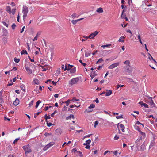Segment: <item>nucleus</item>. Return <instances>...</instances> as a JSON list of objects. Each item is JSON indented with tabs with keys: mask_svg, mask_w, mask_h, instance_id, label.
Segmentation results:
<instances>
[{
	"mask_svg": "<svg viewBox=\"0 0 157 157\" xmlns=\"http://www.w3.org/2000/svg\"><path fill=\"white\" fill-rule=\"evenodd\" d=\"M22 148L24 149L25 154H28L32 152L31 147L29 145L27 144L23 146Z\"/></svg>",
	"mask_w": 157,
	"mask_h": 157,
	"instance_id": "1",
	"label": "nucleus"
},
{
	"mask_svg": "<svg viewBox=\"0 0 157 157\" xmlns=\"http://www.w3.org/2000/svg\"><path fill=\"white\" fill-rule=\"evenodd\" d=\"M79 77H77V78H74L71 79L69 82V84L72 85L76 83L79 80Z\"/></svg>",
	"mask_w": 157,
	"mask_h": 157,
	"instance_id": "2",
	"label": "nucleus"
},
{
	"mask_svg": "<svg viewBox=\"0 0 157 157\" xmlns=\"http://www.w3.org/2000/svg\"><path fill=\"white\" fill-rule=\"evenodd\" d=\"M120 64L119 62H117L114 63H113L111 65H110L108 67V69H112L118 66Z\"/></svg>",
	"mask_w": 157,
	"mask_h": 157,
	"instance_id": "3",
	"label": "nucleus"
},
{
	"mask_svg": "<svg viewBox=\"0 0 157 157\" xmlns=\"http://www.w3.org/2000/svg\"><path fill=\"white\" fill-rule=\"evenodd\" d=\"M98 33V32L96 31L90 34L89 36V38L90 39H93L97 35Z\"/></svg>",
	"mask_w": 157,
	"mask_h": 157,
	"instance_id": "4",
	"label": "nucleus"
},
{
	"mask_svg": "<svg viewBox=\"0 0 157 157\" xmlns=\"http://www.w3.org/2000/svg\"><path fill=\"white\" fill-rule=\"evenodd\" d=\"M25 69L27 72H28L29 74H31L32 73V70L30 69L29 67H28V64L25 65Z\"/></svg>",
	"mask_w": 157,
	"mask_h": 157,
	"instance_id": "5",
	"label": "nucleus"
},
{
	"mask_svg": "<svg viewBox=\"0 0 157 157\" xmlns=\"http://www.w3.org/2000/svg\"><path fill=\"white\" fill-rule=\"evenodd\" d=\"M146 149L145 145V142H144L141 145L140 147V149L138 150L140 151H143Z\"/></svg>",
	"mask_w": 157,
	"mask_h": 157,
	"instance_id": "6",
	"label": "nucleus"
},
{
	"mask_svg": "<svg viewBox=\"0 0 157 157\" xmlns=\"http://www.w3.org/2000/svg\"><path fill=\"white\" fill-rule=\"evenodd\" d=\"M28 8L25 5H23L22 10L23 13H27L28 12Z\"/></svg>",
	"mask_w": 157,
	"mask_h": 157,
	"instance_id": "7",
	"label": "nucleus"
},
{
	"mask_svg": "<svg viewBox=\"0 0 157 157\" xmlns=\"http://www.w3.org/2000/svg\"><path fill=\"white\" fill-rule=\"evenodd\" d=\"M55 134L57 135H59L62 133V131L60 128L57 129L55 131Z\"/></svg>",
	"mask_w": 157,
	"mask_h": 157,
	"instance_id": "8",
	"label": "nucleus"
},
{
	"mask_svg": "<svg viewBox=\"0 0 157 157\" xmlns=\"http://www.w3.org/2000/svg\"><path fill=\"white\" fill-rule=\"evenodd\" d=\"M142 140V137H140V138L139 139H137L136 141L135 144H136V146L137 147H138L140 145L141 142L140 141Z\"/></svg>",
	"mask_w": 157,
	"mask_h": 157,
	"instance_id": "9",
	"label": "nucleus"
},
{
	"mask_svg": "<svg viewBox=\"0 0 157 157\" xmlns=\"http://www.w3.org/2000/svg\"><path fill=\"white\" fill-rule=\"evenodd\" d=\"M8 34V32L7 30L4 29H3V32H2V35L3 36H7Z\"/></svg>",
	"mask_w": 157,
	"mask_h": 157,
	"instance_id": "10",
	"label": "nucleus"
},
{
	"mask_svg": "<svg viewBox=\"0 0 157 157\" xmlns=\"http://www.w3.org/2000/svg\"><path fill=\"white\" fill-rule=\"evenodd\" d=\"M84 19L83 18H82L77 20H72L71 21V22L72 23L74 24L75 25L76 24V23L79 21H80L81 20H83Z\"/></svg>",
	"mask_w": 157,
	"mask_h": 157,
	"instance_id": "11",
	"label": "nucleus"
},
{
	"mask_svg": "<svg viewBox=\"0 0 157 157\" xmlns=\"http://www.w3.org/2000/svg\"><path fill=\"white\" fill-rule=\"evenodd\" d=\"M19 103V100L18 98H17L13 102V105L15 106H17L18 105Z\"/></svg>",
	"mask_w": 157,
	"mask_h": 157,
	"instance_id": "12",
	"label": "nucleus"
},
{
	"mask_svg": "<svg viewBox=\"0 0 157 157\" xmlns=\"http://www.w3.org/2000/svg\"><path fill=\"white\" fill-rule=\"evenodd\" d=\"M155 143V140H152L151 143L150 145V146H149V149H150V148H151L154 145Z\"/></svg>",
	"mask_w": 157,
	"mask_h": 157,
	"instance_id": "13",
	"label": "nucleus"
},
{
	"mask_svg": "<svg viewBox=\"0 0 157 157\" xmlns=\"http://www.w3.org/2000/svg\"><path fill=\"white\" fill-rule=\"evenodd\" d=\"M106 91H107V92L105 93H106V94H105L106 96H109L112 93V91L111 90H106Z\"/></svg>",
	"mask_w": 157,
	"mask_h": 157,
	"instance_id": "14",
	"label": "nucleus"
},
{
	"mask_svg": "<svg viewBox=\"0 0 157 157\" xmlns=\"http://www.w3.org/2000/svg\"><path fill=\"white\" fill-rule=\"evenodd\" d=\"M148 55H149V56L148 57V59H152V60L154 62V63L156 64L157 63V62L151 56V55L148 53Z\"/></svg>",
	"mask_w": 157,
	"mask_h": 157,
	"instance_id": "15",
	"label": "nucleus"
},
{
	"mask_svg": "<svg viewBox=\"0 0 157 157\" xmlns=\"http://www.w3.org/2000/svg\"><path fill=\"white\" fill-rule=\"evenodd\" d=\"M6 11H7L9 14H10L11 13V8L10 6H6Z\"/></svg>",
	"mask_w": 157,
	"mask_h": 157,
	"instance_id": "16",
	"label": "nucleus"
},
{
	"mask_svg": "<svg viewBox=\"0 0 157 157\" xmlns=\"http://www.w3.org/2000/svg\"><path fill=\"white\" fill-rule=\"evenodd\" d=\"M96 11L99 13H101L103 12V8L101 7H100L97 9Z\"/></svg>",
	"mask_w": 157,
	"mask_h": 157,
	"instance_id": "17",
	"label": "nucleus"
},
{
	"mask_svg": "<svg viewBox=\"0 0 157 157\" xmlns=\"http://www.w3.org/2000/svg\"><path fill=\"white\" fill-rule=\"evenodd\" d=\"M20 87L23 91L24 92H25V86L23 84L21 85Z\"/></svg>",
	"mask_w": 157,
	"mask_h": 157,
	"instance_id": "18",
	"label": "nucleus"
},
{
	"mask_svg": "<svg viewBox=\"0 0 157 157\" xmlns=\"http://www.w3.org/2000/svg\"><path fill=\"white\" fill-rule=\"evenodd\" d=\"M120 127L121 128V130L123 132H125L124 129L125 128V127L123 124H121L120 125Z\"/></svg>",
	"mask_w": 157,
	"mask_h": 157,
	"instance_id": "19",
	"label": "nucleus"
},
{
	"mask_svg": "<svg viewBox=\"0 0 157 157\" xmlns=\"http://www.w3.org/2000/svg\"><path fill=\"white\" fill-rule=\"evenodd\" d=\"M150 104L151 105V107H155V104L154 103L153 100H152L151 101L149 102Z\"/></svg>",
	"mask_w": 157,
	"mask_h": 157,
	"instance_id": "20",
	"label": "nucleus"
},
{
	"mask_svg": "<svg viewBox=\"0 0 157 157\" xmlns=\"http://www.w3.org/2000/svg\"><path fill=\"white\" fill-rule=\"evenodd\" d=\"M76 71V67H74L72 69H71V70L70 71V73H75Z\"/></svg>",
	"mask_w": 157,
	"mask_h": 157,
	"instance_id": "21",
	"label": "nucleus"
},
{
	"mask_svg": "<svg viewBox=\"0 0 157 157\" xmlns=\"http://www.w3.org/2000/svg\"><path fill=\"white\" fill-rule=\"evenodd\" d=\"M71 118H72L73 119H74V116L73 114H70V116L66 117L67 120L70 119Z\"/></svg>",
	"mask_w": 157,
	"mask_h": 157,
	"instance_id": "22",
	"label": "nucleus"
},
{
	"mask_svg": "<svg viewBox=\"0 0 157 157\" xmlns=\"http://www.w3.org/2000/svg\"><path fill=\"white\" fill-rule=\"evenodd\" d=\"M85 55L86 57H87L90 56V54L91 53V52H86V51H85Z\"/></svg>",
	"mask_w": 157,
	"mask_h": 157,
	"instance_id": "23",
	"label": "nucleus"
},
{
	"mask_svg": "<svg viewBox=\"0 0 157 157\" xmlns=\"http://www.w3.org/2000/svg\"><path fill=\"white\" fill-rule=\"evenodd\" d=\"M125 38V37L124 36H122L118 40V41L120 42H124V40H124Z\"/></svg>",
	"mask_w": 157,
	"mask_h": 157,
	"instance_id": "24",
	"label": "nucleus"
},
{
	"mask_svg": "<svg viewBox=\"0 0 157 157\" xmlns=\"http://www.w3.org/2000/svg\"><path fill=\"white\" fill-rule=\"evenodd\" d=\"M33 82L35 84H38L39 83V81L37 79L35 78L33 81Z\"/></svg>",
	"mask_w": 157,
	"mask_h": 157,
	"instance_id": "25",
	"label": "nucleus"
},
{
	"mask_svg": "<svg viewBox=\"0 0 157 157\" xmlns=\"http://www.w3.org/2000/svg\"><path fill=\"white\" fill-rule=\"evenodd\" d=\"M41 101H40V100H38L36 102V105L35 106V108H37L39 104L41 103Z\"/></svg>",
	"mask_w": 157,
	"mask_h": 157,
	"instance_id": "26",
	"label": "nucleus"
},
{
	"mask_svg": "<svg viewBox=\"0 0 157 157\" xmlns=\"http://www.w3.org/2000/svg\"><path fill=\"white\" fill-rule=\"evenodd\" d=\"M79 103V105L78 106V105H71L70 106V108H73L74 107H76L77 108L78 107H79L80 106V103Z\"/></svg>",
	"mask_w": 157,
	"mask_h": 157,
	"instance_id": "27",
	"label": "nucleus"
},
{
	"mask_svg": "<svg viewBox=\"0 0 157 157\" xmlns=\"http://www.w3.org/2000/svg\"><path fill=\"white\" fill-rule=\"evenodd\" d=\"M21 55L24 54H27L28 53L26 50H22L21 52Z\"/></svg>",
	"mask_w": 157,
	"mask_h": 157,
	"instance_id": "28",
	"label": "nucleus"
},
{
	"mask_svg": "<svg viewBox=\"0 0 157 157\" xmlns=\"http://www.w3.org/2000/svg\"><path fill=\"white\" fill-rule=\"evenodd\" d=\"M95 107V105L94 104H91L90 106L88 107L89 109L94 108Z\"/></svg>",
	"mask_w": 157,
	"mask_h": 157,
	"instance_id": "29",
	"label": "nucleus"
},
{
	"mask_svg": "<svg viewBox=\"0 0 157 157\" xmlns=\"http://www.w3.org/2000/svg\"><path fill=\"white\" fill-rule=\"evenodd\" d=\"M2 94H1V93H0V100L1 101L0 103H1L4 102L3 101V99L2 98Z\"/></svg>",
	"mask_w": 157,
	"mask_h": 157,
	"instance_id": "30",
	"label": "nucleus"
},
{
	"mask_svg": "<svg viewBox=\"0 0 157 157\" xmlns=\"http://www.w3.org/2000/svg\"><path fill=\"white\" fill-rule=\"evenodd\" d=\"M138 39H139V42L141 43V44L143 45V43L141 40V37H140V34H139L138 36Z\"/></svg>",
	"mask_w": 157,
	"mask_h": 157,
	"instance_id": "31",
	"label": "nucleus"
},
{
	"mask_svg": "<svg viewBox=\"0 0 157 157\" xmlns=\"http://www.w3.org/2000/svg\"><path fill=\"white\" fill-rule=\"evenodd\" d=\"M2 40L4 44L7 42V39L6 37H4L2 38Z\"/></svg>",
	"mask_w": 157,
	"mask_h": 157,
	"instance_id": "32",
	"label": "nucleus"
},
{
	"mask_svg": "<svg viewBox=\"0 0 157 157\" xmlns=\"http://www.w3.org/2000/svg\"><path fill=\"white\" fill-rule=\"evenodd\" d=\"M16 8H14V9H12V11H11V13H12V14L13 15L15 14V12H16Z\"/></svg>",
	"mask_w": 157,
	"mask_h": 157,
	"instance_id": "33",
	"label": "nucleus"
},
{
	"mask_svg": "<svg viewBox=\"0 0 157 157\" xmlns=\"http://www.w3.org/2000/svg\"><path fill=\"white\" fill-rule=\"evenodd\" d=\"M92 111V110H89V109H86L85 110V111H84V113H88L91 112Z\"/></svg>",
	"mask_w": 157,
	"mask_h": 157,
	"instance_id": "34",
	"label": "nucleus"
},
{
	"mask_svg": "<svg viewBox=\"0 0 157 157\" xmlns=\"http://www.w3.org/2000/svg\"><path fill=\"white\" fill-rule=\"evenodd\" d=\"M91 75H93V76H95L97 75V74L96 73L95 71H92L91 73Z\"/></svg>",
	"mask_w": 157,
	"mask_h": 157,
	"instance_id": "35",
	"label": "nucleus"
},
{
	"mask_svg": "<svg viewBox=\"0 0 157 157\" xmlns=\"http://www.w3.org/2000/svg\"><path fill=\"white\" fill-rule=\"evenodd\" d=\"M71 101V100L70 99L68 100L67 101L65 102V103L66 104V106H68L70 102Z\"/></svg>",
	"mask_w": 157,
	"mask_h": 157,
	"instance_id": "36",
	"label": "nucleus"
},
{
	"mask_svg": "<svg viewBox=\"0 0 157 157\" xmlns=\"http://www.w3.org/2000/svg\"><path fill=\"white\" fill-rule=\"evenodd\" d=\"M14 60L16 63H18L20 61V59H17V58L15 57L14 59Z\"/></svg>",
	"mask_w": 157,
	"mask_h": 157,
	"instance_id": "37",
	"label": "nucleus"
},
{
	"mask_svg": "<svg viewBox=\"0 0 157 157\" xmlns=\"http://www.w3.org/2000/svg\"><path fill=\"white\" fill-rule=\"evenodd\" d=\"M124 64H127L129 65L130 64V61L129 60H127L124 62Z\"/></svg>",
	"mask_w": 157,
	"mask_h": 157,
	"instance_id": "38",
	"label": "nucleus"
},
{
	"mask_svg": "<svg viewBox=\"0 0 157 157\" xmlns=\"http://www.w3.org/2000/svg\"><path fill=\"white\" fill-rule=\"evenodd\" d=\"M111 45V44H106L105 45H102L101 47H103V48L106 47L110 46Z\"/></svg>",
	"mask_w": 157,
	"mask_h": 157,
	"instance_id": "39",
	"label": "nucleus"
},
{
	"mask_svg": "<svg viewBox=\"0 0 157 157\" xmlns=\"http://www.w3.org/2000/svg\"><path fill=\"white\" fill-rule=\"evenodd\" d=\"M144 106L145 108H148L149 107L148 105H147L146 103H144L142 104V106Z\"/></svg>",
	"mask_w": 157,
	"mask_h": 157,
	"instance_id": "40",
	"label": "nucleus"
},
{
	"mask_svg": "<svg viewBox=\"0 0 157 157\" xmlns=\"http://www.w3.org/2000/svg\"><path fill=\"white\" fill-rule=\"evenodd\" d=\"M135 128L138 132H140V131L141 130H140V128H139V126H135Z\"/></svg>",
	"mask_w": 157,
	"mask_h": 157,
	"instance_id": "41",
	"label": "nucleus"
},
{
	"mask_svg": "<svg viewBox=\"0 0 157 157\" xmlns=\"http://www.w3.org/2000/svg\"><path fill=\"white\" fill-rule=\"evenodd\" d=\"M38 86H37L36 87V88L34 90V91H36L37 93V94H38L40 93V92L39 91L38 89Z\"/></svg>",
	"mask_w": 157,
	"mask_h": 157,
	"instance_id": "42",
	"label": "nucleus"
},
{
	"mask_svg": "<svg viewBox=\"0 0 157 157\" xmlns=\"http://www.w3.org/2000/svg\"><path fill=\"white\" fill-rule=\"evenodd\" d=\"M23 13V20L24 21H25V19L27 17V13Z\"/></svg>",
	"mask_w": 157,
	"mask_h": 157,
	"instance_id": "43",
	"label": "nucleus"
},
{
	"mask_svg": "<svg viewBox=\"0 0 157 157\" xmlns=\"http://www.w3.org/2000/svg\"><path fill=\"white\" fill-rule=\"evenodd\" d=\"M57 112H58V111H57V110H55L54 112L53 113H52V114H51V117H54V114L56 113H57Z\"/></svg>",
	"mask_w": 157,
	"mask_h": 157,
	"instance_id": "44",
	"label": "nucleus"
},
{
	"mask_svg": "<svg viewBox=\"0 0 157 157\" xmlns=\"http://www.w3.org/2000/svg\"><path fill=\"white\" fill-rule=\"evenodd\" d=\"M16 25L15 23H13L11 26L12 29H14Z\"/></svg>",
	"mask_w": 157,
	"mask_h": 157,
	"instance_id": "45",
	"label": "nucleus"
},
{
	"mask_svg": "<svg viewBox=\"0 0 157 157\" xmlns=\"http://www.w3.org/2000/svg\"><path fill=\"white\" fill-rule=\"evenodd\" d=\"M123 115H121L120 116H116V118L117 119H119L120 118H123Z\"/></svg>",
	"mask_w": 157,
	"mask_h": 157,
	"instance_id": "46",
	"label": "nucleus"
},
{
	"mask_svg": "<svg viewBox=\"0 0 157 157\" xmlns=\"http://www.w3.org/2000/svg\"><path fill=\"white\" fill-rule=\"evenodd\" d=\"M71 68L70 67H68L67 68V65H66L65 66V68H64V71H66V70H67L68 71H69V70H71Z\"/></svg>",
	"mask_w": 157,
	"mask_h": 157,
	"instance_id": "47",
	"label": "nucleus"
},
{
	"mask_svg": "<svg viewBox=\"0 0 157 157\" xmlns=\"http://www.w3.org/2000/svg\"><path fill=\"white\" fill-rule=\"evenodd\" d=\"M136 124L137 125L141 124L142 125L143 127H144V126L143 124L140 123L139 121H137L136 122Z\"/></svg>",
	"mask_w": 157,
	"mask_h": 157,
	"instance_id": "48",
	"label": "nucleus"
},
{
	"mask_svg": "<svg viewBox=\"0 0 157 157\" xmlns=\"http://www.w3.org/2000/svg\"><path fill=\"white\" fill-rule=\"evenodd\" d=\"M98 121H95L94 122V127L95 128H96V126L97 125H98Z\"/></svg>",
	"mask_w": 157,
	"mask_h": 157,
	"instance_id": "49",
	"label": "nucleus"
},
{
	"mask_svg": "<svg viewBox=\"0 0 157 157\" xmlns=\"http://www.w3.org/2000/svg\"><path fill=\"white\" fill-rule=\"evenodd\" d=\"M47 125L48 127H49L52 125L53 124L51 123H49L48 122H47Z\"/></svg>",
	"mask_w": 157,
	"mask_h": 157,
	"instance_id": "50",
	"label": "nucleus"
},
{
	"mask_svg": "<svg viewBox=\"0 0 157 157\" xmlns=\"http://www.w3.org/2000/svg\"><path fill=\"white\" fill-rule=\"evenodd\" d=\"M34 101L33 100H32L29 104V107H30L33 105Z\"/></svg>",
	"mask_w": 157,
	"mask_h": 157,
	"instance_id": "51",
	"label": "nucleus"
},
{
	"mask_svg": "<svg viewBox=\"0 0 157 157\" xmlns=\"http://www.w3.org/2000/svg\"><path fill=\"white\" fill-rule=\"evenodd\" d=\"M77 152L79 153V156L80 157H82L83 155H82V152L78 151H77Z\"/></svg>",
	"mask_w": 157,
	"mask_h": 157,
	"instance_id": "52",
	"label": "nucleus"
},
{
	"mask_svg": "<svg viewBox=\"0 0 157 157\" xmlns=\"http://www.w3.org/2000/svg\"><path fill=\"white\" fill-rule=\"evenodd\" d=\"M20 139V138H18L14 140V141L13 142V143L15 144L17 142L18 140Z\"/></svg>",
	"mask_w": 157,
	"mask_h": 157,
	"instance_id": "53",
	"label": "nucleus"
},
{
	"mask_svg": "<svg viewBox=\"0 0 157 157\" xmlns=\"http://www.w3.org/2000/svg\"><path fill=\"white\" fill-rule=\"evenodd\" d=\"M126 71L129 73H130L132 72V70L130 69L129 68H128L127 69Z\"/></svg>",
	"mask_w": 157,
	"mask_h": 157,
	"instance_id": "54",
	"label": "nucleus"
},
{
	"mask_svg": "<svg viewBox=\"0 0 157 157\" xmlns=\"http://www.w3.org/2000/svg\"><path fill=\"white\" fill-rule=\"evenodd\" d=\"M67 109V108L65 106H64V107L62 108V111H65Z\"/></svg>",
	"mask_w": 157,
	"mask_h": 157,
	"instance_id": "55",
	"label": "nucleus"
},
{
	"mask_svg": "<svg viewBox=\"0 0 157 157\" xmlns=\"http://www.w3.org/2000/svg\"><path fill=\"white\" fill-rule=\"evenodd\" d=\"M2 23L5 26H6V27H8V24H7L6 23L5 21H3L2 22Z\"/></svg>",
	"mask_w": 157,
	"mask_h": 157,
	"instance_id": "56",
	"label": "nucleus"
},
{
	"mask_svg": "<svg viewBox=\"0 0 157 157\" xmlns=\"http://www.w3.org/2000/svg\"><path fill=\"white\" fill-rule=\"evenodd\" d=\"M91 140L90 139H89L87 140L86 141V144H89L90 143H91Z\"/></svg>",
	"mask_w": 157,
	"mask_h": 157,
	"instance_id": "57",
	"label": "nucleus"
},
{
	"mask_svg": "<svg viewBox=\"0 0 157 157\" xmlns=\"http://www.w3.org/2000/svg\"><path fill=\"white\" fill-rule=\"evenodd\" d=\"M76 13H73L71 16V17H72L73 18H74L76 17Z\"/></svg>",
	"mask_w": 157,
	"mask_h": 157,
	"instance_id": "58",
	"label": "nucleus"
},
{
	"mask_svg": "<svg viewBox=\"0 0 157 157\" xmlns=\"http://www.w3.org/2000/svg\"><path fill=\"white\" fill-rule=\"evenodd\" d=\"M52 134L51 133H47V132H46L44 134V135L45 136L47 137V136H48L49 135H50Z\"/></svg>",
	"mask_w": 157,
	"mask_h": 157,
	"instance_id": "59",
	"label": "nucleus"
},
{
	"mask_svg": "<svg viewBox=\"0 0 157 157\" xmlns=\"http://www.w3.org/2000/svg\"><path fill=\"white\" fill-rule=\"evenodd\" d=\"M140 134L143 136L144 137V136H145L146 134L145 133L142 132L141 131H140Z\"/></svg>",
	"mask_w": 157,
	"mask_h": 157,
	"instance_id": "60",
	"label": "nucleus"
},
{
	"mask_svg": "<svg viewBox=\"0 0 157 157\" xmlns=\"http://www.w3.org/2000/svg\"><path fill=\"white\" fill-rule=\"evenodd\" d=\"M54 144V143L53 142H51L49 143L48 144V145L50 146H52Z\"/></svg>",
	"mask_w": 157,
	"mask_h": 157,
	"instance_id": "61",
	"label": "nucleus"
},
{
	"mask_svg": "<svg viewBox=\"0 0 157 157\" xmlns=\"http://www.w3.org/2000/svg\"><path fill=\"white\" fill-rule=\"evenodd\" d=\"M52 107V106H46L45 107V109H44V110L45 111H47L48 110V109L49 108H51Z\"/></svg>",
	"mask_w": 157,
	"mask_h": 157,
	"instance_id": "62",
	"label": "nucleus"
},
{
	"mask_svg": "<svg viewBox=\"0 0 157 157\" xmlns=\"http://www.w3.org/2000/svg\"><path fill=\"white\" fill-rule=\"evenodd\" d=\"M127 33H130V34H131V36H132V33L131 32V31L129 30V29H128V30L127 31Z\"/></svg>",
	"mask_w": 157,
	"mask_h": 157,
	"instance_id": "63",
	"label": "nucleus"
},
{
	"mask_svg": "<svg viewBox=\"0 0 157 157\" xmlns=\"http://www.w3.org/2000/svg\"><path fill=\"white\" fill-rule=\"evenodd\" d=\"M119 138V136H117V135H116L114 137V139L115 140H117Z\"/></svg>",
	"mask_w": 157,
	"mask_h": 157,
	"instance_id": "64",
	"label": "nucleus"
}]
</instances>
